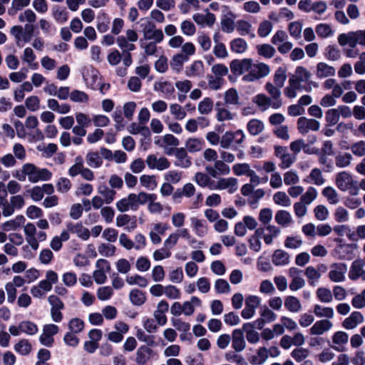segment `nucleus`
I'll use <instances>...</instances> for the list:
<instances>
[{"instance_id": "f257e3e1", "label": "nucleus", "mask_w": 365, "mask_h": 365, "mask_svg": "<svg viewBox=\"0 0 365 365\" xmlns=\"http://www.w3.org/2000/svg\"><path fill=\"white\" fill-rule=\"evenodd\" d=\"M13 176L21 182L25 181L27 177L30 182L36 183L50 180L52 173L47 168H39L34 164L28 163L24 164L21 169L16 170Z\"/></svg>"}, {"instance_id": "f03ea898", "label": "nucleus", "mask_w": 365, "mask_h": 365, "mask_svg": "<svg viewBox=\"0 0 365 365\" xmlns=\"http://www.w3.org/2000/svg\"><path fill=\"white\" fill-rule=\"evenodd\" d=\"M335 184L343 192H349L351 195L359 193L358 182L354 180L351 174L347 171H341L336 175Z\"/></svg>"}, {"instance_id": "7ed1b4c3", "label": "nucleus", "mask_w": 365, "mask_h": 365, "mask_svg": "<svg viewBox=\"0 0 365 365\" xmlns=\"http://www.w3.org/2000/svg\"><path fill=\"white\" fill-rule=\"evenodd\" d=\"M140 26L145 41H155L162 42L164 39V34L161 29H157L155 24L148 18H142L140 20Z\"/></svg>"}, {"instance_id": "20e7f679", "label": "nucleus", "mask_w": 365, "mask_h": 365, "mask_svg": "<svg viewBox=\"0 0 365 365\" xmlns=\"http://www.w3.org/2000/svg\"><path fill=\"white\" fill-rule=\"evenodd\" d=\"M338 42L341 46L349 45L352 48L357 44L365 46V29L341 34L338 36Z\"/></svg>"}, {"instance_id": "39448f33", "label": "nucleus", "mask_w": 365, "mask_h": 365, "mask_svg": "<svg viewBox=\"0 0 365 365\" xmlns=\"http://www.w3.org/2000/svg\"><path fill=\"white\" fill-rule=\"evenodd\" d=\"M270 73L269 66L264 63H253L251 61L249 73L244 75L242 80L245 82H253L268 76Z\"/></svg>"}, {"instance_id": "423d86ee", "label": "nucleus", "mask_w": 365, "mask_h": 365, "mask_svg": "<svg viewBox=\"0 0 365 365\" xmlns=\"http://www.w3.org/2000/svg\"><path fill=\"white\" fill-rule=\"evenodd\" d=\"M338 245L331 252V255L340 260H351L354 257V246L351 244L344 243L341 238L334 239Z\"/></svg>"}, {"instance_id": "0eeeda50", "label": "nucleus", "mask_w": 365, "mask_h": 365, "mask_svg": "<svg viewBox=\"0 0 365 365\" xmlns=\"http://www.w3.org/2000/svg\"><path fill=\"white\" fill-rule=\"evenodd\" d=\"M96 269L93 272V277L96 284H102L106 282V273L110 269V265L108 260L98 259L96 262Z\"/></svg>"}, {"instance_id": "6e6552de", "label": "nucleus", "mask_w": 365, "mask_h": 365, "mask_svg": "<svg viewBox=\"0 0 365 365\" xmlns=\"http://www.w3.org/2000/svg\"><path fill=\"white\" fill-rule=\"evenodd\" d=\"M274 154L280 160L279 166L281 169H287L296 161V156L289 153L283 146H275Z\"/></svg>"}, {"instance_id": "1a4fd4ad", "label": "nucleus", "mask_w": 365, "mask_h": 365, "mask_svg": "<svg viewBox=\"0 0 365 365\" xmlns=\"http://www.w3.org/2000/svg\"><path fill=\"white\" fill-rule=\"evenodd\" d=\"M145 163L148 167L151 170H158L159 171L168 169L170 166V163L165 156H158L155 154L148 155L145 160Z\"/></svg>"}, {"instance_id": "9d476101", "label": "nucleus", "mask_w": 365, "mask_h": 365, "mask_svg": "<svg viewBox=\"0 0 365 365\" xmlns=\"http://www.w3.org/2000/svg\"><path fill=\"white\" fill-rule=\"evenodd\" d=\"M347 266L344 263H333L330 266L329 278L333 282H342L345 280Z\"/></svg>"}, {"instance_id": "9b49d317", "label": "nucleus", "mask_w": 365, "mask_h": 365, "mask_svg": "<svg viewBox=\"0 0 365 365\" xmlns=\"http://www.w3.org/2000/svg\"><path fill=\"white\" fill-rule=\"evenodd\" d=\"M59 328L53 324H46L43 327V332L39 336L40 342L46 346H51L54 340L53 336L58 332Z\"/></svg>"}, {"instance_id": "f8f14e48", "label": "nucleus", "mask_w": 365, "mask_h": 365, "mask_svg": "<svg viewBox=\"0 0 365 365\" xmlns=\"http://www.w3.org/2000/svg\"><path fill=\"white\" fill-rule=\"evenodd\" d=\"M302 271L297 267H291L288 270V274L292 279L289 284V289L296 292L305 286V281L302 277Z\"/></svg>"}, {"instance_id": "ddd939ff", "label": "nucleus", "mask_w": 365, "mask_h": 365, "mask_svg": "<svg viewBox=\"0 0 365 365\" xmlns=\"http://www.w3.org/2000/svg\"><path fill=\"white\" fill-rule=\"evenodd\" d=\"M206 172L212 178H217L218 175H227L230 173V168L222 160H216L214 165H207Z\"/></svg>"}, {"instance_id": "4468645a", "label": "nucleus", "mask_w": 365, "mask_h": 365, "mask_svg": "<svg viewBox=\"0 0 365 365\" xmlns=\"http://www.w3.org/2000/svg\"><path fill=\"white\" fill-rule=\"evenodd\" d=\"M297 128L302 134H307L310 130L318 131L320 128V123L312 118L300 117L297 120Z\"/></svg>"}, {"instance_id": "2eb2a0df", "label": "nucleus", "mask_w": 365, "mask_h": 365, "mask_svg": "<svg viewBox=\"0 0 365 365\" xmlns=\"http://www.w3.org/2000/svg\"><path fill=\"white\" fill-rule=\"evenodd\" d=\"M237 180L235 178H222L215 181L213 190H227L229 193L232 194L237 190Z\"/></svg>"}, {"instance_id": "dca6fc26", "label": "nucleus", "mask_w": 365, "mask_h": 365, "mask_svg": "<svg viewBox=\"0 0 365 365\" xmlns=\"http://www.w3.org/2000/svg\"><path fill=\"white\" fill-rule=\"evenodd\" d=\"M169 229V225L165 222H157L153 225L150 232L149 237L153 245H159L161 241L160 235H163Z\"/></svg>"}, {"instance_id": "f3484780", "label": "nucleus", "mask_w": 365, "mask_h": 365, "mask_svg": "<svg viewBox=\"0 0 365 365\" xmlns=\"http://www.w3.org/2000/svg\"><path fill=\"white\" fill-rule=\"evenodd\" d=\"M155 355V353L151 348L143 345L136 351L135 361L138 365H146Z\"/></svg>"}, {"instance_id": "a211bd4d", "label": "nucleus", "mask_w": 365, "mask_h": 365, "mask_svg": "<svg viewBox=\"0 0 365 365\" xmlns=\"http://www.w3.org/2000/svg\"><path fill=\"white\" fill-rule=\"evenodd\" d=\"M117 209L121 212H125L131 210H137L138 207L135 201V194L130 193L127 197H123L116 202Z\"/></svg>"}, {"instance_id": "6ab92c4d", "label": "nucleus", "mask_w": 365, "mask_h": 365, "mask_svg": "<svg viewBox=\"0 0 365 365\" xmlns=\"http://www.w3.org/2000/svg\"><path fill=\"white\" fill-rule=\"evenodd\" d=\"M333 323L329 319L317 321L309 329L310 335L320 336L329 331L333 327Z\"/></svg>"}, {"instance_id": "aec40b11", "label": "nucleus", "mask_w": 365, "mask_h": 365, "mask_svg": "<svg viewBox=\"0 0 365 365\" xmlns=\"http://www.w3.org/2000/svg\"><path fill=\"white\" fill-rule=\"evenodd\" d=\"M205 14L200 13L193 14L192 19L197 25L202 27H212L216 21L215 16L210 13L208 9L205 10Z\"/></svg>"}, {"instance_id": "412c9836", "label": "nucleus", "mask_w": 365, "mask_h": 365, "mask_svg": "<svg viewBox=\"0 0 365 365\" xmlns=\"http://www.w3.org/2000/svg\"><path fill=\"white\" fill-rule=\"evenodd\" d=\"M232 347L236 352L242 351L246 347V341L242 329H234L231 336Z\"/></svg>"}, {"instance_id": "4be33fe9", "label": "nucleus", "mask_w": 365, "mask_h": 365, "mask_svg": "<svg viewBox=\"0 0 365 365\" xmlns=\"http://www.w3.org/2000/svg\"><path fill=\"white\" fill-rule=\"evenodd\" d=\"M185 73L189 78H202L205 74L203 62L200 60L193 61L185 68Z\"/></svg>"}, {"instance_id": "5701e85b", "label": "nucleus", "mask_w": 365, "mask_h": 365, "mask_svg": "<svg viewBox=\"0 0 365 365\" xmlns=\"http://www.w3.org/2000/svg\"><path fill=\"white\" fill-rule=\"evenodd\" d=\"M349 335L344 331H336L332 336L333 345L331 348L334 350L341 352L345 351V345L348 343Z\"/></svg>"}, {"instance_id": "b1692460", "label": "nucleus", "mask_w": 365, "mask_h": 365, "mask_svg": "<svg viewBox=\"0 0 365 365\" xmlns=\"http://www.w3.org/2000/svg\"><path fill=\"white\" fill-rule=\"evenodd\" d=\"M281 88L274 86L272 83H267L265 84V89L270 95L271 99L273 101V108L278 109L282 106V101L281 99Z\"/></svg>"}, {"instance_id": "393cba45", "label": "nucleus", "mask_w": 365, "mask_h": 365, "mask_svg": "<svg viewBox=\"0 0 365 365\" xmlns=\"http://www.w3.org/2000/svg\"><path fill=\"white\" fill-rule=\"evenodd\" d=\"M251 61L250 58L233 60L230 63L231 71L235 75H242L245 72L249 73Z\"/></svg>"}, {"instance_id": "a878e982", "label": "nucleus", "mask_w": 365, "mask_h": 365, "mask_svg": "<svg viewBox=\"0 0 365 365\" xmlns=\"http://www.w3.org/2000/svg\"><path fill=\"white\" fill-rule=\"evenodd\" d=\"M66 228L72 234H76L83 240H88L90 237V231L81 223L69 222L66 225Z\"/></svg>"}, {"instance_id": "bb28decb", "label": "nucleus", "mask_w": 365, "mask_h": 365, "mask_svg": "<svg viewBox=\"0 0 365 365\" xmlns=\"http://www.w3.org/2000/svg\"><path fill=\"white\" fill-rule=\"evenodd\" d=\"M335 73V68L325 62H319L316 66L315 75L317 78L322 79L332 77Z\"/></svg>"}, {"instance_id": "cd10ccee", "label": "nucleus", "mask_w": 365, "mask_h": 365, "mask_svg": "<svg viewBox=\"0 0 365 365\" xmlns=\"http://www.w3.org/2000/svg\"><path fill=\"white\" fill-rule=\"evenodd\" d=\"M176 160L175 165L182 168H187L192 165L191 158L187 155L183 148H177L175 152Z\"/></svg>"}, {"instance_id": "c85d7f7f", "label": "nucleus", "mask_w": 365, "mask_h": 365, "mask_svg": "<svg viewBox=\"0 0 365 365\" xmlns=\"http://www.w3.org/2000/svg\"><path fill=\"white\" fill-rule=\"evenodd\" d=\"M364 322V317L359 312H352L349 317L342 322V326L346 329H353Z\"/></svg>"}, {"instance_id": "c756f323", "label": "nucleus", "mask_w": 365, "mask_h": 365, "mask_svg": "<svg viewBox=\"0 0 365 365\" xmlns=\"http://www.w3.org/2000/svg\"><path fill=\"white\" fill-rule=\"evenodd\" d=\"M190 226L192 228L195 234L200 237L205 236L207 233L206 222L203 220L198 219L195 217H192L190 218Z\"/></svg>"}, {"instance_id": "7c9ffc66", "label": "nucleus", "mask_w": 365, "mask_h": 365, "mask_svg": "<svg viewBox=\"0 0 365 365\" xmlns=\"http://www.w3.org/2000/svg\"><path fill=\"white\" fill-rule=\"evenodd\" d=\"M364 263L361 259L353 261L349 268L348 274L349 278L354 281L359 279L364 270Z\"/></svg>"}, {"instance_id": "2f4dec72", "label": "nucleus", "mask_w": 365, "mask_h": 365, "mask_svg": "<svg viewBox=\"0 0 365 365\" xmlns=\"http://www.w3.org/2000/svg\"><path fill=\"white\" fill-rule=\"evenodd\" d=\"M153 89L155 91L162 93L166 98H169L175 92L174 86L169 81L155 82Z\"/></svg>"}, {"instance_id": "473e14b6", "label": "nucleus", "mask_w": 365, "mask_h": 365, "mask_svg": "<svg viewBox=\"0 0 365 365\" xmlns=\"http://www.w3.org/2000/svg\"><path fill=\"white\" fill-rule=\"evenodd\" d=\"M236 30L240 36H249L251 38L255 37L252 24L246 20H238L236 23Z\"/></svg>"}, {"instance_id": "72a5a7b5", "label": "nucleus", "mask_w": 365, "mask_h": 365, "mask_svg": "<svg viewBox=\"0 0 365 365\" xmlns=\"http://www.w3.org/2000/svg\"><path fill=\"white\" fill-rule=\"evenodd\" d=\"M210 177L207 173L197 172L194 176V181L201 187H207L213 190L215 180H212Z\"/></svg>"}, {"instance_id": "f704fd0d", "label": "nucleus", "mask_w": 365, "mask_h": 365, "mask_svg": "<svg viewBox=\"0 0 365 365\" xmlns=\"http://www.w3.org/2000/svg\"><path fill=\"white\" fill-rule=\"evenodd\" d=\"M97 191L105 200V203H111L115 197L116 191L113 188H110L106 184L103 183L98 185Z\"/></svg>"}, {"instance_id": "c9c22d12", "label": "nucleus", "mask_w": 365, "mask_h": 365, "mask_svg": "<svg viewBox=\"0 0 365 365\" xmlns=\"http://www.w3.org/2000/svg\"><path fill=\"white\" fill-rule=\"evenodd\" d=\"M205 141L199 138H190L185 142V148L189 153H197L203 149Z\"/></svg>"}, {"instance_id": "e433bc0d", "label": "nucleus", "mask_w": 365, "mask_h": 365, "mask_svg": "<svg viewBox=\"0 0 365 365\" xmlns=\"http://www.w3.org/2000/svg\"><path fill=\"white\" fill-rule=\"evenodd\" d=\"M36 55L34 53V51L30 47H26L24 50L23 55L21 58L24 62H25L27 66L32 70H36L38 68V64L36 62Z\"/></svg>"}, {"instance_id": "4c0bfd02", "label": "nucleus", "mask_w": 365, "mask_h": 365, "mask_svg": "<svg viewBox=\"0 0 365 365\" xmlns=\"http://www.w3.org/2000/svg\"><path fill=\"white\" fill-rule=\"evenodd\" d=\"M202 304L201 300L197 297H192L190 301H185L182 304V314L186 316L192 315L195 312V307H200Z\"/></svg>"}, {"instance_id": "58836bf2", "label": "nucleus", "mask_w": 365, "mask_h": 365, "mask_svg": "<svg viewBox=\"0 0 365 365\" xmlns=\"http://www.w3.org/2000/svg\"><path fill=\"white\" fill-rule=\"evenodd\" d=\"M274 220L278 225L282 227H288L293 222L291 214L284 210H278L276 212Z\"/></svg>"}, {"instance_id": "ea45409f", "label": "nucleus", "mask_w": 365, "mask_h": 365, "mask_svg": "<svg viewBox=\"0 0 365 365\" xmlns=\"http://www.w3.org/2000/svg\"><path fill=\"white\" fill-rule=\"evenodd\" d=\"M86 160L91 168H98L103 165V159L97 151L88 152L86 155Z\"/></svg>"}, {"instance_id": "a19ab883", "label": "nucleus", "mask_w": 365, "mask_h": 365, "mask_svg": "<svg viewBox=\"0 0 365 365\" xmlns=\"http://www.w3.org/2000/svg\"><path fill=\"white\" fill-rule=\"evenodd\" d=\"M272 260L277 266L286 265L289 262V255L284 250H277L274 252Z\"/></svg>"}, {"instance_id": "79ce46f5", "label": "nucleus", "mask_w": 365, "mask_h": 365, "mask_svg": "<svg viewBox=\"0 0 365 365\" xmlns=\"http://www.w3.org/2000/svg\"><path fill=\"white\" fill-rule=\"evenodd\" d=\"M242 329L243 333L246 334V339L250 344H257L259 341V334L255 329H252L250 323L243 324Z\"/></svg>"}, {"instance_id": "37998d69", "label": "nucleus", "mask_w": 365, "mask_h": 365, "mask_svg": "<svg viewBox=\"0 0 365 365\" xmlns=\"http://www.w3.org/2000/svg\"><path fill=\"white\" fill-rule=\"evenodd\" d=\"M52 16L60 24H63L68 19V12L64 8L55 6L52 8Z\"/></svg>"}, {"instance_id": "c03bdc74", "label": "nucleus", "mask_w": 365, "mask_h": 365, "mask_svg": "<svg viewBox=\"0 0 365 365\" xmlns=\"http://www.w3.org/2000/svg\"><path fill=\"white\" fill-rule=\"evenodd\" d=\"M189 57L183 53H178L173 56L170 65L171 68L176 72H180L183 66L184 63L187 62Z\"/></svg>"}, {"instance_id": "a18cd8bd", "label": "nucleus", "mask_w": 365, "mask_h": 365, "mask_svg": "<svg viewBox=\"0 0 365 365\" xmlns=\"http://www.w3.org/2000/svg\"><path fill=\"white\" fill-rule=\"evenodd\" d=\"M284 307L290 312L297 313L302 309L300 301L294 296H288L284 299Z\"/></svg>"}, {"instance_id": "49530a36", "label": "nucleus", "mask_w": 365, "mask_h": 365, "mask_svg": "<svg viewBox=\"0 0 365 365\" xmlns=\"http://www.w3.org/2000/svg\"><path fill=\"white\" fill-rule=\"evenodd\" d=\"M253 102L263 110H267L270 107L273 108V101L262 93L255 96Z\"/></svg>"}, {"instance_id": "de8ad7c7", "label": "nucleus", "mask_w": 365, "mask_h": 365, "mask_svg": "<svg viewBox=\"0 0 365 365\" xmlns=\"http://www.w3.org/2000/svg\"><path fill=\"white\" fill-rule=\"evenodd\" d=\"M267 359V349L265 347H260L257 351L256 354L251 356L250 362L252 365H261L264 364Z\"/></svg>"}, {"instance_id": "09e8293b", "label": "nucleus", "mask_w": 365, "mask_h": 365, "mask_svg": "<svg viewBox=\"0 0 365 365\" xmlns=\"http://www.w3.org/2000/svg\"><path fill=\"white\" fill-rule=\"evenodd\" d=\"M230 49L236 53H243L247 49V41L242 38H236L230 41Z\"/></svg>"}, {"instance_id": "8fccbe9b", "label": "nucleus", "mask_w": 365, "mask_h": 365, "mask_svg": "<svg viewBox=\"0 0 365 365\" xmlns=\"http://www.w3.org/2000/svg\"><path fill=\"white\" fill-rule=\"evenodd\" d=\"M84 167L83 158L80 155L77 156L74 160V164L68 169V174L71 178L81 175Z\"/></svg>"}, {"instance_id": "3c124183", "label": "nucleus", "mask_w": 365, "mask_h": 365, "mask_svg": "<svg viewBox=\"0 0 365 365\" xmlns=\"http://www.w3.org/2000/svg\"><path fill=\"white\" fill-rule=\"evenodd\" d=\"M314 314L319 318L332 319L334 315L333 308L328 307H322L319 304H316L314 307Z\"/></svg>"}, {"instance_id": "603ef678", "label": "nucleus", "mask_w": 365, "mask_h": 365, "mask_svg": "<svg viewBox=\"0 0 365 365\" xmlns=\"http://www.w3.org/2000/svg\"><path fill=\"white\" fill-rule=\"evenodd\" d=\"M322 193L323 196L326 197L329 204L336 205L339 202V195L333 187H325Z\"/></svg>"}, {"instance_id": "864d4df0", "label": "nucleus", "mask_w": 365, "mask_h": 365, "mask_svg": "<svg viewBox=\"0 0 365 365\" xmlns=\"http://www.w3.org/2000/svg\"><path fill=\"white\" fill-rule=\"evenodd\" d=\"M14 349L19 354L26 356L31 353L32 346L28 339H22L14 345Z\"/></svg>"}, {"instance_id": "5fc2aeb1", "label": "nucleus", "mask_w": 365, "mask_h": 365, "mask_svg": "<svg viewBox=\"0 0 365 365\" xmlns=\"http://www.w3.org/2000/svg\"><path fill=\"white\" fill-rule=\"evenodd\" d=\"M129 298L131 303L136 306L143 304L146 299L145 292L138 289H133L130 291Z\"/></svg>"}, {"instance_id": "6e6d98bb", "label": "nucleus", "mask_w": 365, "mask_h": 365, "mask_svg": "<svg viewBox=\"0 0 365 365\" xmlns=\"http://www.w3.org/2000/svg\"><path fill=\"white\" fill-rule=\"evenodd\" d=\"M264 128L263 122L258 119H252L247 125V129L252 135L259 134L263 131Z\"/></svg>"}, {"instance_id": "4d7b16f0", "label": "nucleus", "mask_w": 365, "mask_h": 365, "mask_svg": "<svg viewBox=\"0 0 365 365\" xmlns=\"http://www.w3.org/2000/svg\"><path fill=\"white\" fill-rule=\"evenodd\" d=\"M306 277L308 279V282L309 285L314 287L318 282L319 279L321 277L320 272L314 267L309 266L306 268L304 272Z\"/></svg>"}, {"instance_id": "13d9d810", "label": "nucleus", "mask_w": 365, "mask_h": 365, "mask_svg": "<svg viewBox=\"0 0 365 365\" xmlns=\"http://www.w3.org/2000/svg\"><path fill=\"white\" fill-rule=\"evenodd\" d=\"M273 201L276 205L282 207H289L292 204L290 198L286 192L283 191H279L274 193L273 195Z\"/></svg>"}, {"instance_id": "bf43d9fd", "label": "nucleus", "mask_w": 365, "mask_h": 365, "mask_svg": "<svg viewBox=\"0 0 365 365\" xmlns=\"http://www.w3.org/2000/svg\"><path fill=\"white\" fill-rule=\"evenodd\" d=\"M307 179L308 182L313 183L317 186L322 185L325 182L322 171L318 168L312 169Z\"/></svg>"}, {"instance_id": "052dcab7", "label": "nucleus", "mask_w": 365, "mask_h": 365, "mask_svg": "<svg viewBox=\"0 0 365 365\" xmlns=\"http://www.w3.org/2000/svg\"><path fill=\"white\" fill-rule=\"evenodd\" d=\"M19 329H21L22 333H24L27 335H34L38 331L37 325L29 320L21 322L19 323Z\"/></svg>"}, {"instance_id": "680f3d73", "label": "nucleus", "mask_w": 365, "mask_h": 365, "mask_svg": "<svg viewBox=\"0 0 365 365\" xmlns=\"http://www.w3.org/2000/svg\"><path fill=\"white\" fill-rule=\"evenodd\" d=\"M257 53L266 58H271L275 54V48L268 43L258 45L257 47Z\"/></svg>"}, {"instance_id": "e2e57ef3", "label": "nucleus", "mask_w": 365, "mask_h": 365, "mask_svg": "<svg viewBox=\"0 0 365 365\" xmlns=\"http://www.w3.org/2000/svg\"><path fill=\"white\" fill-rule=\"evenodd\" d=\"M273 29V24L269 20H264L259 24L257 34L259 37L265 38L268 36Z\"/></svg>"}, {"instance_id": "0e129e2a", "label": "nucleus", "mask_w": 365, "mask_h": 365, "mask_svg": "<svg viewBox=\"0 0 365 365\" xmlns=\"http://www.w3.org/2000/svg\"><path fill=\"white\" fill-rule=\"evenodd\" d=\"M317 195L318 192L315 187H309L307 191L301 195L299 201L308 205L317 198Z\"/></svg>"}, {"instance_id": "69168bd1", "label": "nucleus", "mask_w": 365, "mask_h": 365, "mask_svg": "<svg viewBox=\"0 0 365 365\" xmlns=\"http://www.w3.org/2000/svg\"><path fill=\"white\" fill-rule=\"evenodd\" d=\"M265 195L264 190L259 188L255 190L247 199V203L250 206L255 209L258 207V202L260 199H262Z\"/></svg>"}, {"instance_id": "338daca9", "label": "nucleus", "mask_w": 365, "mask_h": 365, "mask_svg": "<svg viewBox=\"0 0 365 365\" xmlns=\"http://www.w3.org/2000/svg\"><path fill=\"white\" fill-rule=\"evenodd\" d=\"M116 43L118 47L123 51V53L130 52L135 49V46L124 36H119L116 38Z\"/></svg>"}, {"instance_id": "774afa93", "label": "nucleus", "mask_w": 365, "mask_h": 365, "mask_svg": "<svg viewBox=\"0 0 365 365\" xmlns=\"http://www.w3.org/2000/svg\"><path fill=\"white\" fill-rule=\"evenodd\" d=\"M315 31L317 36L323 38H329L334 34V31L330 25L327 24H319L317 25Z\"/></svg>"}]
</instances>
